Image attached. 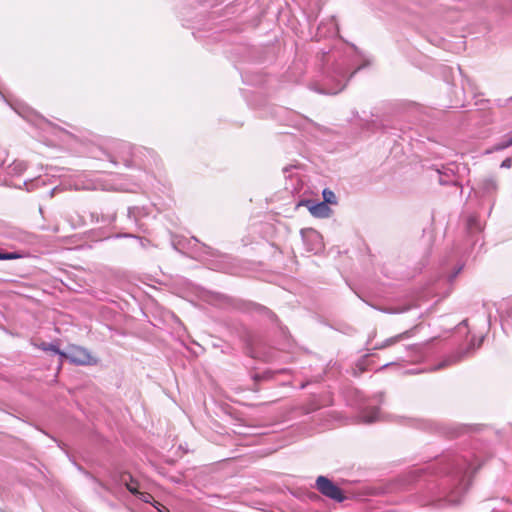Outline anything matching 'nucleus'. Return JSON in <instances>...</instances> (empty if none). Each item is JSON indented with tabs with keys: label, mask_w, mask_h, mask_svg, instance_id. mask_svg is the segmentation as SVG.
Returning a JSON list of instances; mask_svg holds the SVG:
<instances>
[{
	"label": "nucleus",
	"mask_w": 512,
	"mask_h": 512,
	"mask_svg": "<svg viewBox=\"0 0 512 512\" xmlns=\"http://www.w3.org/2000/svg\"><path fill=\"white\" fill-rule=\"evenodd\" d=\"M480 189L485 195L494 194L498 189L497 181L492 177L484 178L480 182Z\"/></svg>",
	"instance_id": "ddd939ff"
},
{
	"label": "nucleus",
	"mask_w": 512,
	"mask_h": 512,
	"mask_svg": "<svg viewBox=\"0 0 512 512\" xmlns=\"http://www.w3.org/2000/svg\"><path fill=\"white\" fill-rule=\"evenodd\" d=\"M21 258L17 252H0V260H14Z\"/></svg>",
	"instance_id": "412c9836"
},
{
	"label": "nucleus",
	"mask_w": 512,
	"mask_h": 512,
	"mask_svg": "<svg viewBox=\"0 0 512 512\" xmlns=\"http://www.w3.org/2000/svg\"><path fill=\"white\" fill-rule=\"evenodd\" d=\"M484 458L474 449L449 452L423 467H415L398 477L390 491L407 490L419 483V502L437 508L459 504L467 492L472 475L483 465Z\"/></svg>",
	"instance_id": "f257e3e1"
},
{
	"label": "nucleus",
	"mask_w": 512,
	"mask_h": 512,
	"mask_svg": "<svg viewBox=\"0 0 512 512\" xmlns=\"http://www.w3.org/2000/svg\"><path fill=\"white\" fill-rule=\"evenodd\" d=\"M484 228L476 214H470L466 219V229L469 235L480 233Z\"/></svg>",
	"instance_id": "9d476101"
},
{
	"label": "nucleus",
	"mask_w": 512,
	"mask_h": 512,
	"mask_svg": "<svg viewBox=\"0 0 512 512\" xmlns=\"http://www.w3.org/2000/svg\"><path fill=\"white\" fill-rule=\"evenodd\" d=\"M0 97L4 98V95L2 94V92L0 91Z\"/></svg>",
	"instance_id": "e433bc0d"
},
{
	"label": "nucleus",
	"mask_w": 512,
	"mask_h": 512,
	"mask_svg": "<svg viewBox=\"0 0 512 512\" xmlns=\"http://www.w3.org/2000/svg\"><path fill=\"white\" fill-rule=\"evenodd\" d=\"M301 237L308 252L317 254L323 250L322 236L318 231L312 228L301 229Z\"/></svg>",
	"instance_id": "0eeeda50"
},
{
	"label": "nucleus",
	"mask_w": 512,
	"mask_h": 512,
	"mask_svg": "<svg viewBox=\"0 0 512 512\" xmlns=\"http://www.w3.org/2000/svg\"><path fill=\"white\" fill-rule=\"evenodd\" d=\"M77 365H93L97 363V360L92 357L90 352L81 346H73L69 354L65 357Z\"/></svg>",
	"instance_id": "6e6552de"
},
{
	"label": "nucleus",
	"mask_w": 512,
	"mask_h": 512,
	"mask_svg": "<svg viewBox=\"0 0 512 512\" xmlns=\"http://www.w3.org/2000/svg\"><path fill=\"white\" fill-rule=\"evenodd\" d=\"M334 59L333 55H328L325 59L327 67L324 68V88L320 90L325 94H337L346 86L349 78L357 71L351 72L346 58H341L329 66V62Z\"/></svg>",
	"instance_id": "f03ea898"
},
{
	"label": "nucleus",
	"mask_w": 512,
	"mask_h": 512,
	"mask_svg": "<svg viewBox=\"0 0 512 512\" xmlns=\"http://www.w3.org/2000/svg\"><path fill=\"white\" fill-rule=\"evenodd\" d=\"M368 357L369 355L366 354L361 359L358 360V362L356 363V370L354 372L355 375H358L357 370L359 371V373H363L364 371L367 370Z\"/></svg>",
	"instance_id": "f3484780"
},
{
	"label": "nucleus",
	"mask_w": 512,
	"mask_h": 512,
	"mask_svg": "<svg viewBox=\"0 0 512 512\" xmlns=\"http://www.w3.org/2000/svg\"><path fill=\"white\" fill-rule=\"evenodd\" d=\"M116 219V214L115 212H112L110 214H107V215H102L101 216V220H99L97 218V222H101L103 225H109L111 223H113Z\"/></svg>",
	"instance_id": "6ab92c4d"
},
{
	"label": "nucleus",
	"mask_w": 512,
	"mask_h": 512,
	"mask_svg": "<svg viewBox=\"0 0 512 512\" xmlns=\"http://www.w3.org/2000/svg\"><path fill=\"white\" fill-rule=\"evenodd\" d=\"M404 310H394V311H391V313H400V312H403Z\"/></svg>",
	"instance_id": "2f4dec72"
},
{
	"label": "nucleus",
	"mask_w": 512,
	"mask_h": 512,
	"mask_svg": "<svg viewBox=\"0 0 512 512\" xmlns=\"http://www.w3.org/2000/svg\"><path fill=\"white\" fill-rule=\"evenodd\" d=\"M118 237L137 238L140 241V245L142 247H146V244L149 243V240L142 238V237L135 236L133 234H120V235H118Z\"/></svg>",
	"instance_id": "5701e85b"
},
{
	"label": "nucleus",
	"mask_w": 512,
	"mask_h": 512,
	"mask_svg": "<svg viewBox=\"0 0 512 512\" xmlns=\"http://www.w3.org/2000/svg\"><path fill=\"white\" fill-rule=\"evenodd\" d=\"M512 146V137L509 138L508 140H505V141H502L500 143H498L496 146H495V150L499 151V150H504L508 147Z\"/></svg>",
	"instance_id": "b1692460"
},
{
	"label": "nucleus",
	"mask_w": 512,
	"mask_h": 512,
	"mask_svg": "<svg viewBox=\"0 0 512 512\" xmlns=\"http://www.w3.org/2000/svg\"><path fill=\"white\" fill-rule=\"evenodd\" d=\"M446 365H447V362H446V361H444V362L440 363V364L437 366V369L442 368V367H445Z\"/></svg>",
	"instance_id": "c756f323"
},
{
	"label": "nucleus",
	"mask_w": 512,
	"mask_h": 512,
	"mask_svg": "<svg viewBox=\"0 0 512 512\" xmlns=\"http://www.w3.org/2000/svg\"><path fill=\"white\" fill-rule=\"evenodd\" d=\"M382 396L383 395L380 393V394L376 395L375 397L382 398Z\"/></svg>",
	"instance_id": "f704fd0d"
},
{
	"label": "nucleus",
	"mask_w": 512,
	"mask_h": 512,
	"mask_svg": "<svg viewBox=\"0 0 512 512\" xmlns=\"http://www.w3.org/2000/svg\"><path fill=\"white\" fill-rule=\"evenodd\" d=\"M381 419L379 408L371 403H365L359 408V420L365 424H371Z\"/></svg>",
	"instance_id": "1a4fd4ad"
},
{
	"label": "nucleus",
	"mask_w": 512,
	"mask_h": 512,
	"mask_svg": "<svg viewBox=\"0 0 512 512\" xmlns=\"http://www.w3.org/2000/svg\"><path fill=\"white\" fill-rule=\"evenodd\" d=\"M76 190H103L112 191L117 188L106 180L103 176L99 175H80L76 178L74 183Z\"/></svg>",
	"instance_id": "20e7f679"
},
{
	"label": "nucleus",
	"mask_w": 512,
	"mask_h": 512,
	"mask_svg": "<svg viewBox=\"0 0 512 512\" xmlns=\"http://www.w3.org/2000/svg\"><path fill=\"white\" fill-rule=\"evenodd\" d=\"M28 184H29V183H28L27 181H25V182H24V185L28 186ZM27 190H30V188H29V187H27Z\"/></svg>",
	"instance_id": "72a5a7b5"
},
{
	"label": "nucleus",
	"mask_w": 512,
	"mask_h": 512,
	"mask_svg": "<svg viewBox=\"0 0 512 512\" xmlns=\"http://www.w3.org/2000/svg\"><path fill=\"white\" fill-rule=\"evenodd\" d=\"M315 485L322 495L334 501L342 502L345 499L342 490L325 476L317 477Z\"/></svg>",
	"instance_id": "423d86ee"
},
{
	"label": "nucleus",
	"mask_w": 512,
	"mask_h": 512,
	"mask_svg": "<svg viewBox=\"0 0 512 512\" xmlns=\"http://www.w3.org/2000/svg\"><path fill=\"white\" fill-rule=\"evenodd\" d=\"M393 364H394L393 362H391V363H386V364H384L380 369H381V370H382V369H385V368H387L388 366H391V365H393Z\"/></svg>",
	"instance_id": "c85d7f7f"
},
{
	"label": "nucleus",
	"mask_w": 512,
	"mask_h": 512,
	"mask_svg": "<svg viewBox=\"0 0 512 512\" xmlns=\"http://www.w3.org/2000/svg\"><path fill=\"white\" fill-rule=\"evenodd\" d=\"M146 214L147 213L143 207L133 206L128 208L127 216L130 220L137 223L138 219Z\"/></svg>",
	"instance_id": "2eb2a0df"
},
{
	"label": "nucleus",
	"mask_w": 512,
	"mask_h": 512,
	"mask_svg": "<svg viewBox=\"0 0 512 512\" xmlns=\"http://www.w3.org/2000/svg\"><path fill=\"white\" fill-rule=\"evenodd\" d=\"M461 325H467V320H463V321L461 322Z\"/></svg>",
	"instance_id": "473e14b6"
},
{
	"label": "nucleus",
	"mask_w": 512,
	"mask_h": 512,
	"mask_svg": "<svg viewBox=\"0 0 512 512\" xmlns=\"http://www.w3.org/2000/svg\"><path fill=\"white\" fill-rule=\"evenodd\" d=\"M410 337V331H405L403 333H400L396 336H393V337H390L386 340H384L383 342L379 343V344H376L375 347L373 348L374 350H381V349H385L389 346H392L396 343H398L399 341L403 340V339H406Z\"/></svg>",
	"instance_id": "9b49d317"
},
{
	"label": "nucleus",
	"mask_w": 512,
	"mask_h": 512,
	"mask_svg": "<svg viewBox=\"0 0 512 512\" xmlns=\"http://www.w3.org/2000/svg\"><path fill=\"white\" fill-rule=\"evenodd\" d=\"M27 168V164L22 160H15L12 164H10L6 170L7 174L11 176L21 175Z\"/></svg>",
	"instance_id": "4468645a"
},
{
	"label": "nucleus",
	"mask_w": 512,
	"mask_h": 512,
	"mask_svg": "<svg viewBox=\"0 0 512 512\" xmlns=\"http://www.w3.org/2000/svg\"><path fill=\"white\" fill-rule=\"evenodd\" d=\"M250 355L253 358H258L259 357L258 353L255 351V349L253 347L250 348Z\"/></svg>",
	"instance_id": "cd10ccee"
},
{
	"label": "nucleus",
	"mask_w": 512,
	"mask_h": 512,
	"mask_svg": "<svg viewBox=\"0 0 512 512\" xmlns=\"http://www.w3.org/2000/svg\"><path fill=\"white\" fill-rule=\"evenodd\" d=\"M309 211L313 216L324 218L329 216L331 210L325 202H319L310 206Z\"/></svg>",
	"instance_id": "f8f14e48"
},
{
	"label": "nucleus",
	"mask_w": 512,
	"mask_h": 512,
	"mask_svg": "<svg viewBox=\"0 0 512 512\" xmlns=\"http://www.w3.org/2000/svg\"><path fill=\"white\" fill-rule=\"evenodd\" d=\"M323 199L327 205L328 204H335L336 203V196L333 191L329 189H324L322 192Z\"/></svg>",
	"instance_id": "a211bd4d"
},
{
	"label": "nucleus",
	"mask_w": 512,
	"mask_h": 512,
	"mask_svg": "<svg viewBox=\"0 0 512 512\" xmlns=\"http://www.w3.org/2000/svg\"><path fill=\"white\" fill-rule=\"evenodd\" d=\"M113 153L106 152L103 150H100V154H95V158L99 159H107L110 163L117 166L120 163H122L125 167L131 168V167H140L144 166L146 167L145 163H140V154L142 153L141 150H138L134 152L133 147L126 142H116L113 145Z\"/></svg>",
	"instance_id": "7ed1b4c3"
},
{
	"label": "nucleus",
	"mask_w": 512,
	"mask_h": 512,
	"mask_svg": "<svg viewBox=\"0 0 512 512\" xmlns=\"http://www.w3.org/2000/svg\"><path fill=\"white\" fill-rule=\"evenodd\" d=\"M460 165L456 163H449L443 165L441 169H436L435 173L440 185H454L461 186L459 182Z\"/></svg>",
	"instance_id": "39448f33"
},
{
	"label": "nucleus",
	"mask_w": 512,
	"mask_h": 512,
	"mask_svg": "<svg viewBox=\"0 0 512 512\" xmlns=\"http://www.w3.org/2000/svg\"><path fill=\"white\" fill-rule=\"evenodd\" d=\"M159 512H169L168 508L166 507H163V509H158Z\"/></svg>",
	"instance_id": "7c9ffc66"
},
{
	"label": "nucleus",
	"mask_w": 512,
	"mask_h": 512,
	"mask_svg": "<svg viewBox=\"0 0 512 512\" xmlns=\"http://www.w3.org/2000/svg\"><path fill=\"white\" fill-rule=\"evenodd\" d=\"M3 165H4V163H3V162H1V163H0V169H1V168H3Z\"/></svg>",
	"instance_id": "c9c22d12"
},
{
	"label": "nucleus",
	"mask_w": 512,
	"mask_h": 512,
	"mask_svg": "<svg viewBox=\"0 0 512 512\" xmlns=\"http://www.w3.org/2000/svg\"><path fill=\"white\" fill-rule=\"evenodd\" d=\"M40 348L43 351H51L54 354L60 355L61 357H66L67 356V354L65 352L61 351L59 349V347L56 344H54V343H42L40 345Z\"/></svg>",
	"instance_id": "dca6fc26"
},
{
	"label": "nucleus",
	"mask_w": 512,
	"mask_h": 512,
	"mask_svg": "<svg viewBox=\"0 0 512 512\" xmlns=\"http://www.w3.org/2000/svg\"><path fill=\"white\" fill-rule=\"evenodd\" d=\"M462 270V266H459L457 269H455L452 273H450L448 275V281L449 282H452L457 276L458 274L460 273V271Z\"/></svg>",
	"instance_id": "a878e982"
},
{
	"label": "nucleus",
	"mask_w": 512,
	"mask_h": 512,
	"mask_svg": "<svg viewBox=\"0 0 512 512\" xmlns=\"http://www.w3.org/2000/svg\"><path fill=\"white\" fill-rule=\"evenodd\" d=\"M484 340V336H481L476 343L474 339L471 340L469 347L464 351V354H468L471 350L479 348Z\"/></svg>",
	"instance_id": "4be33fe9"
},
{
	"label": "nucleus",
	"mask_w": 512,
	"mask_h": 512,
	"mask_svg": "<svg viewBox=\"0 0 512 512\" xmlns=\"http://www.w3.org/2000/svg\"><path fill=\"white\" fill-rule=\"evenodd\" d=\"M129 479H130V482L129 483L126 482L125 485H126L128 491L136 496L139 493L138 486H137L138 484L131 476H129Z\"/></svg>",
	"instance_id": "aec40b11"
},
{
	"label": "nucleus",
	"mask_w": 512,
	"mask_h": 512,
	"mask_svg": "<svg viewBox=\"0 0 512 512\" xmlns=\"http://www.w3.org/2000/svg\"><path fill=\"white\" fill-rule=\"evenodd\" d=\"M501 167H502V168H510V167H511V159H510V158H506V159L501 163Z\"/></svg>",
	"instance_id": "bb28decb"
},
{
	"label": "nucleus",
	"mask_w": 512,
	"mask_h": 512,
	"mask_svg": "<svg viewBox=\"0 0 512 512\" xmlns=\"http://www.w3.org/2000/svg\"><path fill=\"white\" fill-rule=\"evenodd\" d=\"M136 497L145 503H150V501L153 499L151 494H149L147 492H140V491H139L138 495H136Z\"/></svg>",
	"instance_id": "393cba45"
},
{
	"label": "nucleus",
	"mask_w": 512,
	"mask_h": 512,
	"mask_svg": "<svg viewBox=\"0 0 512 512\" xmlns=\"http://www.w3.org/2000/svg\"><path fill=\"white\" fill-rule=\"evenodd\" d=\"M509 100H512V97H510Z\"/></svg>",
	"instance_id": "4c0bfd02"
}]
</instances>
